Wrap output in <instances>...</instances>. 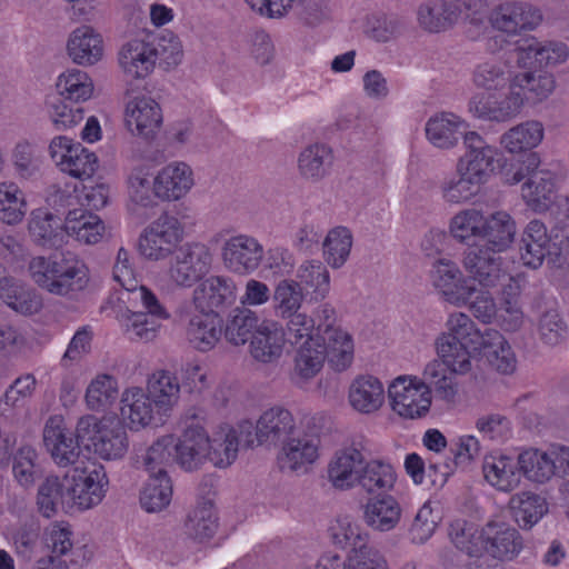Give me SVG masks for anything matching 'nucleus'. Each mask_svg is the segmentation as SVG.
Segmentation results:
<instances>
[{"label":"nucleus","mask_w":569,"mask_h":569,"mask_svg":"<svg viewBox=\"0 0 569 569\" xmlns=\"http://www.w3.org/2000/svg\"><path fill=\"white\" fill-rule=\"evenodd\" d=\"M29 272L39 287L58 296L80 291L88 282L84 263L70 251L33 258Z\"/></svg>","instance_id":"f257e3e1"},{"label":"nucleus","mask_w":569,"mask_h":569,"mask_svg":"<svg viewBox=\"0 0 569 569\" xmlns=\"http://www.w3.org/2000/svg\"><path fill=\"white\" fill-rule=\"evenodd\" d=\"M240 435L246 447L278 446L296 435V420L292 413L282 407H272L262 412L253 425L249 420L239 423Z\"/></svg>","instance_id":"f03ea898"},{"label":"nucleus","mask_w":569,"mask_h":569,"mask_svg":"<svg viewBox=\"0 0 569 569\" xmlns=\"http://www.w3.org/2000/svg\"><path fill=\"white\" fill-rule=\"evenodd\" d=\"M184 425L182 435L174 440V462L184 471H196L208 461L210 437L203 418L194 410L186 416Z\"/></svg>","instance_id":"7ed1b4c3"},{"label":"nucleus","mask_w":569,"mask_h":569,"mask_svg":"<svg viewBox=\"0 0 569 569\" xmlns=\"http://www.w3.org/2000/svg\"><path fill=\"white\" fill-rule=\"evenodd\" d=\"M211 263L212 254L204 243H186L172 254L168 276L177 287L191 288L210 271Z\"/></svg>","instance_id":"20e7f679"},{"label":"nucleus","mask_w":569,"mask_h":569,"mask_svg":"<svg viewBox=\"0 0 569 569\" xmlns=\"http://www.w3.org/2000/svg\"><path fill=\"white\" fill-rule=\"evenodd\" d=\"M182 238L183 228L179 219L172 214L162 213L140 234L138 249L144 258L160 260L173 254Z\"/></svg>","instance_id":"39448f33"},{"label":"nucleus","mask_w":569,"mask_h":569,"mask_svg":"<svg viewBox=\"0 0 569 569\" xmlns=\"http://www.w3.org/2000/svg\"><path fill=\"white\" fill-rule=\"evenodd\" d=\"M485 8L483 0H441L421 4L417 11L419 26L428 32H442L451 29L461 14H477Z\"/></svg>","instance_id":"423d86ee"},{"label":"nucleus","mask_w":569,"mask_h":569,"mask_svg":"<svg viewBox=\"0 0 569 569\" xmlns=\"http://www.w3.org/2000/svg\"><path fill=\"white\" fill-rule=\"evenodd\" d=\"M184 327L188 342L200 351L212 349L222 333V319L218 313L196 311L191 303H182L176 311Z\"/></svg>","instance_id":"0eeeda50"},{"label":"nucleus","mask_w":569,"mask_h":569,"mask_svg":"<svg viewBox=\"0 0 569 569\" xmlns=\"http://www.w3.org/2000/svg\"><path fill=\"white\" fill-rule=\"evenodd\" d=\"M392 409L401 417L416 419L429 412L431 396L418 377H398L388 388Z\"/></svg>","instance_id":"6e6552de"},{"label":"nucleus","mask_w":569,"mask_h":569,"mask_svg":"<svg viewBox=\"0 0 569 569\" xmlns=\"http://www.w3.org/2000/svg\"><path fill=\"white\" fill-rule=\"evenodd\" d=\"M42 441L53 462L62 468L76 465L81 457V447L61 416L50 417L43 428Z\"/></svg>","instance_id":"1a4fd4ad"},{"label":"nucleus","mask_w":569,"mask_h":569,"mask_svg":"<svg viewBox=\"0 0 569 569\" xmlns=\"http://www.w3.org/2000/svg\"><path fill=\"white\" fill-rule=\"evenodd\" d=\"M238 297L236 282L224 276H210L202 280L192 292L196 311L220 313L231 307Z\"/></svg>","instance_id":"9d476101"},{"label":"nucleus","mask_w":569,"mask_h":569,"mask_svg":"<svg viewBox=\"0 0 569 569\" xmlns=\"http://www.w3.org/2000/svg\"><path fill=\"white\" fill-rule=\"evenodd\" d=\"M498 253L472 242L463 252V268L481 287L493 288L507 276L501 268V258Z\"/></svg>","instance_id":"9b49d317"},{"label":"nucleus","mask_w":569,"mask_h":569,"mask_svg":"<svg viewBox=\"0 0 569 569\" xmlns=\"http://www.w3.org/2000/svg\"><path fill=\"white\" fill-rule=\"evenodd\" d=\"M264 256L262 244L253 237L238 234L224 241L221 257L224 267L234 273H250L258 269Z\"/></svg>","instance_id":"f8f14e48"},{"label":"nucleus","mask_w":569,"mask_h":569,"mask_svg":"<svg viewBox=\"0 0 569 569\" xmlns=\"http://www.w3.org/2000/svg\"><path fill=\"white\" fill-rule=\"evenodd\" d=\"M108 482L102 467H94L89 472L84 470L79 472L74 469L73 475H69L71 511L87 510L99 505L104 497Z\"/></svg>","instance_id":"ddd939ff"},{"label":"nucleus","mask_w":569,"mask_h":569,"mask_svg":"<svg viewBox=\"0 0 569 569\" xmlns=\"http://www.w3.org/2000/svg\"><path fill=\"white\" fill-rule=\"evenodd\" d=\"M531 309L537 312L536 331L541 343L547 347L565 343L569 328L556 302L538 295L531 302Z\"/></svg>","instance_id":"4468645a"},{"label":"nucleus","mask_w":569,"mask_h":569,"mask_svg":"<svg viewBox=\"0 0 569 569\" xmlns=\"http://www.w3.org/2000/svg\"><path fill=\"white\" fill-rule=\"evenodd\" d=\"M540 10L523 1H507L499 4L490 16L492 27L508 34L532 30L541 21Z\"/></svg>","instance_id":"2eb2a0df"},{"label":"nucleus","mask_w":569,"mask_h":569,"mask_svg":"<svg viewBox=\"0 0 569 569\" xmlns=\"http://www.w3.org/2000/svg\"><path fill=\"white\" fill-rule=\"evenodd\" d=\"M124 121L132 134L153 139L162 124L161 108L150 97H136L127 103Z\"/></svg>","instance_id":"dca6fc26"},{"label":"nucleus","mask_w":569,"mask_h":569,"mask_svg":"<svg viewBox=\"0 0 569 569\" xmlns=\"http://www.w3.org/2000/svg\"><path fill=\"white\" fill-rule=\"evenodd\" d=\"M482 548L499 560H511L522 549L518 530L506 522L490 521L481 530Z\"/></svg>","instance_id":"f3484780"},{"label":"nucleus","mask_w":569,"mask_h":569,"mask_svg":"<svg viewBox=\"0 0 569 569\" xmlns=\"http://www.w3.org/2000/svg\"><path fill=\"white\" fill-rule=\"evenodd\" d=\"M121 416L129 420L131 429H140L163 422V411H158L151 397L141 388L127 389L121 397Z\"/></svg>","instance_id":"a211bd4d"},{"label":"nucleus","mask_w":569,"mask_h":569,"mask_svg":"<svg viewBox=\"0 0 569 569\" xmlns=\"http://www.w3.org/2000/svg\"><path fill=\"white\" fill-rule=\"evenodd\" d=\"M463 144L466 152L458 161L459 171L465 170L485 182L489 172L493 170L496 150L476 131L465 134Z\"/></svg>","instance_id":"6ab92c4d"},{"label":"nucleus","mask_w":569,"mask_h":569,"mask_svg":"<svg viewBox=\"0 0 569 569\" xmlns=\"http://www.w3.org/2000/svg\"><path fill=\"white\" fill-rule=\"evenodd\" d=\"M96 455L103 460L122 459L129 449V438L126 426L119 420L100 422L92 437Z\"/></svg>","instance_id":"aec40b11"},{"label":"nucleus","mask_w":569,"mask_h":569,"mask_svg":"<svg viewBox=\"0 0 569 569\" xmlns=\"http://www.w3.org/2000/svg\"><path fill=\"white\" fill-rule=\"evenodd\" d=\"M69 488V475L58 477L48 476L39 486L37 493V506L39 512L51 518L60 510L64 512L71 511V499Z\"/></svg>","instance_id":"412c9836"},{"label":"nucleus","mask_w":569,"mask_h":569,"mask_svg":"<svg viewBox=\"0 0 569 569\" xmlns=\"http://www.w3.org/2000/svg\"><path fill=\"white\" fill-rule=\"evenodd\" d=\"M365 457L353 447L346 448L335 455L328 465V480L339 490H348L356 486Z\"/></svg>","instance_id":"4be33fe9"},{"label":"nucleus","mask_w":569,"mask_h":569,"mask_svg":"<svg viewBox=\"0 0 569 569\" xmlns=\"http://www.w3.org/2000/svg\"><path fill=\"white\" fill-rule=\"evenodd\" d=\"M193 186L192 170L184 162L162 168L153 182L154 194L163 200H178Z\"/></svg>","instance_id":"5701e85b"},{"label":"nucleus","mask_w":569,"mask_h":569,"mask_svg":"<svg viewBox=\"0 0 569 569\" xmlns=\"http://www.w3.org/2000/svg\"><path fill=\"white\" fill-rule=\"evenodd\" d=\"M515 234L516 223L511 216L505 211H498L488 217L483 216V229L479 240L473 243L500 253L510 247Z\"/></svg>","instance_id":"b1692460"},{"label":"nucleus","mask_w":569,"mask_h":569,"mask_svg":"<svg viewBox=\"0 0 569 569\" xmlns=\"http://www.w3.org/2000/svg\"><path fill=\"white\" fill-rule=\"evenodd\" d=\"M282 445V451L279 456L281 470L298 471L316 461L320 440L313 435L298 437L293 435Z\"/></svg>","instance_id":"393cba45"},{"label":"nucleus","mask_w":569,"mask_h":569,"mask_svg":"<svg viewBox=\"0 0 569 569\" xmlns=\"http://www.w3.org/2000/svg\"><path fill=\"white\" fill-rule=\"evenodd\" d=\"M67 51L77 64H94L103 54L102 38L92 27L80 26L70 33Z\"/></svg>","instance_id":"a878e982"},{"label":"nucleus","mask_w":569,"mask_h":569,"mask_svg":"<svg viewBox=\"0 0 569 569\" xmlns=\"http://www.w3.org/2000/svg\"><path fill=\"white\" fill-rule=\"evenodd\" d=\"M0 299L18 313L30 316L42 308L41 297L21 280L11 276L0 277Z\"/></svg>","instance_id":"bb28decb"},{"label":"nucleus","mask_w":569,"mask_h":569,"mask_svg":"<svg viewBox=\"0 0 569 569\" xmlns=\"http://www.w3.org/2000/svg\"><path fill=\"white\" fill-rule=\"evenodd\" d=\"M335 162L331 147L326 143H311L298 157V172L310 182H319L328 177Z\"/></svg>","instance_id":"cd10ccee"},{"label":"nucleus","mask_w":569,"mask_h":569,"mask_svg":"<svg viewBox=\"0 0 569 569\" xmlns=\"http://www.w3.org/2000/svg\"><path fill=\"white\" fill-rule=\"evenodd\" d=\"M431 277L435 287L440 289L451 303H467L471 293L475 292L473 288L466 289L461 286L462 273L451 260H438L433 264Z\"/></svg>","instance_id":"c85d7f7f"},{"label":"nucleus","mask_w":569,"mask_h":569,"mask_svg":"<svg viewBox=\"0 0 569 569\" xmlns=\"http://www.w3.org/2000/svg\"><path fill=\"white\" fill-rule=\"evenodd\" d=\"M468 124L451 112H441L431 117L426 124V136L437 148L455 147L461 137L465 138Z\"/></svg>","instance_id":"c756f323"},{"label":"nucleus","mask_w":569,"mask_h":569,"mask_svg":"<svg viewBox=\"0 0 569 569\" xmlns=\"http://www.w3.org/2000/svg\"><path fill=\"white\" fill-rule=\"evenodd\" d=\"M550 237L540 220H531L522 232L519 252L523 264L532 269L539 268L549 253Z\"/></svg>","instance_id":"7c9ffc66"},{"label":"nucleus","mask_w":569,"mask_h":569,"mask_svg":"<svg viewBox=\"0 0 569 569\" xmlns=\"http://www.w3.org/2000/svg\"><path fill=\"white\" fill-rule=\"evenodd\" d=\"M318 345L325 349V357L336 371H343L351 365L353 341L341 328L323 330L318 337Z\"/></svg>","instance_id":"2f4dec72"},{"label":"nucleus","mask_w":569,"mask_h":569,"mask_svg":"<svg viewBox=\"0 0 569 569\" xmlns=\"http://www.w3.org/2000/svg\"><path fill=\"white\" fill-rule=\"evenodd\" d=\"M119 64L132 78H144L154 68V59L146 37L126 42L119 51Z\"/></svg>","instance_id":"473e14b6"},{"label":"nucleus","mask_w":569,"mask_h":569,"mask_svg":"<svg viewBox=\"0 0 569 569\" xmlns=\"http://www.w3.org/2000/svg\"><path fill=\"white\" fill-rule=\"evenodd\" d=\"M418 382L429 395L433 392L436 398L447 402L455 403L458 395L457 383L453 380L452 372L447 368L442 360H432L423 369L422 377Z\"/></svg>","instance_id":"72a5a7b5"},{"label":"nucleus","mask_w":569,"mask_h":569,"mask_svg":"<svg viewBox=\"0 0 569 569\" xmlns=\"http://www.w3.org/2000/svg\"><path fill=\"white\" fill-rule=\"evenodd\" d=\"M63 228L66 234L84 244L99 242L104 232L103 221L94 213L79 208L70 210L66 218Z\"/></svg>","instance_id":"f704fd0d"},{"label":"nucleus","mask_w":569,"mask_h":569,"mask_svg":"<svg viewBox=\"0 0 569 569\" xmlns=\"http://www.w3.org/2000/svg\"><path fill=\"white\" fill-rule=\"evenodd\" d=\"M284 331L273 322L266 323L252 336L250 353L254 360L262 363H273L282 355Z\"/></svg>","instance_id":"c9c22d12"},{"label":"nucleus","mask_w":569,"mask_h":569,"mask_svg":"<svg viewBox=\"0 0 569 569\" xmlns=\"http://www.w3.org/2000/svg\"><path fill=\"white\" fill-rule=\"evenodd\" d=\"M28 230L36 244L47 248L61 246L66 234L60 219L42 209L32 211Z\"/></svg>","instance_id":"e433bc0d"},{"label":"nucleus","mask_w":569,"mask_h":569,"mask_svg":"<svg viewBox=\"0 0 569 569\" xmlns=\"http://www.w3.org/2000/svg\"><path fill=\"white\" fill-rule=\"evenodd\" d=\"M325 360V349L319 348L313 340H305L297 350L290 380L302 387L320 372Z\"/></svg>","instance_id":"4c0bfd02"},{"label":"nucleus","mask_w":569,"mask_h":569,"mask_svg":"<svg viewBox=\"0 0 569 569\" xmlns=\"http://www.w3.org/2000/svg\"><path fill=\"white\" fill-rule=\"evenodd\" d=\"M482 471L485 479L500 491H512L520 483L521 473L518 461L506 456L486 457Z\"/></svg>","instance_id":"58836bf2"},{"label":"nucleus","mask_w":569,"mask_h":569,"mask_svg":"<svg viewBox=\"0 0 569 569\" xmlns=\"http://www.w3.org/2000/svg\"><path fill=\"white\" fill-rule=\"evenodd\" d=\"M447 331L440 337H448V342L470 347L473 352L483 349L486 330L480 331L471 318L462 312L451 313L446 322Z\"/></svg>","instance_id":"ea45409f"},{"label":"nucleus","mask_w":569,"mask_h":569,"mask_svg":"<svg viewBox=\"0 0 569 569\" xmlns=\"http://www.w3.org/2000/svg\"><path fill=\"white\" fill-rule=\"evenodd\" d=\"M510 84L519 94H522L525 101H541L546 99L555 89V78L546 70L535 69L518 72Z\"/></svg>","instance_id":"a19ab883"},{"label":"nucleus","mask_w":569,"mask_h":569,"mask_svg":"<svg viewBox=\"0 0 569 569\" xmlns=\"http://www.w3.org/2000/svg\"><path fill=\"white\" fill-rule=\"evenodd\" d=\"M400 518V505L391 496L369 499L365 506L363 519L375 530L390 531L397 526Z\"/></svg>","instance_id":"79ce46f5"},{"label":"nucleus","mask_w":569,"mask_h":569,"mask_svg":"<svg viewBox=\"0 0 569 569\" xmlns=\"http://www.w3.org/2000/svg\"><path fill=\"white\" fill-rule=\"evenodd\" d=\"M509 508L515 521L522 529L532 528L548 511L546 499L530 491L511 496Z\"/></svg>","instance_id":"37998d69"},{"label":"nucleus","mask_w":569,"mask_h":569,"mask_svg":"<svg viewBox=\"0 0 569 569\" xmlns=\"http://www.w3.org/2000/svg\"><path fill=\"white\" fill-rule=\"evenodd\" d=\"M296 283L310 300H323L330 291V274L320 261H306L297 270Z\"/></svg>","instance_id":"c03bdc74"},{"label":"nucleus","mask_w":569,"mask_h":569,"mask_svg":"<svg viewBox=\"0 0 569 569\" xmlns=\"http://www.w3.org/2000/svg\"><path fill=\"white\" fill-rule=\"evenodd\" d=\"M350 405L359 412L371 413L383 403L382 383L372 376H361L350 386Z\"/></svg>","instance_id":"a18cd8bd"},{"label":"nucleus","mask_w":569,"mask_h":569,"mask_svg":"<svg viewBox=\"0 0 569 569\" xmlns=\"http://www.w3.org/2000/svg\"><path fill=\"white\" fill-rule=\"evenodd\" d=\"M486 337L483 349L477 352L482 353L498 372L512 373L517 367V359L508 341L495 329H486Z\"/></svg>","instance_id":"49530a36"},{"label":"nucleus","mask_w":569,"mask_h":569,"mask_svg":"<svg viewBox=\"0 0 569 569\" xmlns=\"http://www.w3.org/2000/svg\"><path fill=\"white\" fill-rule=\"evenodd\" d=\"M179 392L178 379L169 371H157L148 380L147 393L158 411H163L166 415L178 402Z\"/></svg>","instance_id":"de8ad7c7"},{"label":"nucleus","mask_w":569,"mask_h":569,"mask_svg":"<svg viewBox=\"0 0 569 569\" xmlns=\"http://www.w3.org/2000/svg\"><path fill=\"white\" fill-rule=\"evenodd\" d=\"M144 37L153 56L154 64L158 61L164 69H170L181 62L183 56L181 42L171 31L146 33Z\"/></svg>","instance_id":"09e8293b"},{"label":"nucleus","mask_w":569,"mask_h":569,"mask_svg":"<svg viewBox=\"0 0 569 569\" xmlns=\"http://www.w3.org/2000/svg\"><path fill=\"white\" fill-rule=\"evenodd\" d=\"M239 426L210 438L208 461L219 468L231 466L238 457L239 447H246Z\"/></svg>","instance_id":"8fccbe9b"},{"label":"nucleus","mask_w":569,"mask_h":569,"mask_svg":"<svg viewBox=\"0 0 569 569\" xmlns=\"http://www.w3.org/2000/svg\"><path fill=\"white\" fill-rule=\"evenodd\" d=\"M58 94L53 98H62L69 102H83L91 98L93 84L88 74L78 69L68 70L57 81Z\"/></svg>","instance_id":"3c124183"},{"label":"nucleus","mask_w":569,"mask_h":569,"mask_svg":"<svg viewBox=\"0 0 569 569\" xmlns=\"http://www.w3.org/2000/svg\"><path fill=\"white\" fill-rule=\"evenodd\" d=\"M542 138V124L538 121H526L503 133L501 144L509 152L518 153L537 147Z\"/></svg>","instance_id":"603ef678"},{"label":"nucleus","mask_w":569,"mask_h":569,"mask_svg":"<svg viewBox=\"0 0 569 569\" xmlns=\"http://www.w3.org/2000/svg\"><path fill=\"white\" fill-rule=\"evenodd\" d=\"M172 498V483L168 473L150 476L141 493V507L148 512H158L169 506Z\"/></svg>","instance_id":"864d4df0"},{"label":"nucleus","mask_w":569,"mask_h":569,"mask_svg":"<svg viewBox=\"0 0 569 569\" xmlns=\"http://www.w3.org/2000/svg\"><path fill=\"white\" fill-rule=\"evenodd\" d=\"M396 481L392 467L377 460L363 461L356 486H360L368 493L390 490Z\"/></svg>","instance_id":"5fc2aeb1"},{"label":"nucleus","mask_w":569,"mask_h":569,"mask_svg":"<svg viewBox=\"0 0 569 569\" xmlns=\"http://www.w3.org/2000/svg\"><path fill=\"white\" fill-rule=\"evenodd\" d=\"M260 327L256 312L247 308H237L227 321L224 337L234 346L244 345Z\"/></svg>","instance_id":"6e6d98bb"},{"label":"nucleus","mask_w":569,"mask_h":569,"mask_svg":"<svg viewBox=\"0 0 569 569\" xmlns=\"http://www.w3.org/2000/svg\"><path fill=\"white\" fill-rule=\"evenodd\" d=\"M184 527L188 536L196 540L211 538L218 528L212 501L204 500L189 512Z\"/></svg>","instance_id":"4d7b16f0"},{"label":"nucleus","mask_w":569,"mask_h":569,"mask_svg":"<svg viewBox=\"0 0 569 569\" xmlns=\"http://www.w3.org/2000/svg\"><path fill=\"white\" fill-rule=\"evenodd\" d=\"M482 183L479 178L469 174L467 171H459L457 166V174L441 183L442 197L448 202L460 203L477 194Z\"/></svg>","instance_id":"13d9d810"},{"label":"nucleus","mask_w":569,"mask_h":569,"mask_svg":"<svg viewBox=\"0 0 569 569\" xmlns=\"http://www.w3.org/2000/svg\"><path fill=\"white\" fill-rule=\"evenodd\" d=\"M555 183L549 172H533L522 184V198L536 211L548 208Z\"/></svg>","instance_id":"bf43d9fd"},{"label":"nucleus","mask_w":569,"mask_h":569,"mask_svg":"<svg viewBox=\"0 0 569 569\" xmlns=\"http://www.w3.org/2000/svg\"><path fill=\"white\" fill-rule=\"evenodd\" d=\"M450 233L461 243L479 240L483 229V214L477 209H465L456 213L450 220Z\"/></svg>","instance_id":"052dcab7"},{"label":"nucleus","mask_w":569,"mask_h":569,"mask_svg":"<svg viewBox=\"0 0 569 569\" xmlns=\"http://www.w3.org/2000/svg\"><path fill=\"white\" fill-rule=\"evenodd\" d=\"M174 438L164 436L153 442L142 456V465L150 476L167 473L166 468L174 462Z\"/></svg>","instance_id":"680f3d73"},{"label":"nucleus","mask_w":569,"mask_h":569,"mask_svg":"<svg viewBox=\"0 0 569 569\" xmlns=\"http://www.w3.org/2000/svg\"><path fill=\"white\" fill-rule=\"evenodd\" d=\"M305 293L296 283V280L283 279L274 288L272 302L274 313L278 317L286 318L299 312L305 299Z\"/></svg>","instance_id":"e2e57ef3"},{"label":"nucleus","mask_w":569,"mask_h":569,"mask_svg":"<svg viewBox=\"0 0 569 569\" xmlns=\"http://www.w3.org/2000/svg\"><path fill=\"white\" fill-rule=\"evenodd\" d=\"M549 459V451L526 450L518 456L520 473L531 481L543 483L552 478L553 465Z\"/></svg>","instance_id":"0e129e2a"},{"label":"nucleus","mask_w":569,"mask_h":569,"mask_svg":"<svg viewBox=\"0 0 569 569\" xmlns=\"http://www.w3.org/2000/svg\"><path fill=\"white\" fill-rule=\"evenodd\" d=\"M61 170L79 179H90L98 168V158L94 152L89 151L81 143L77 142L73 148L66 151Z\"/></svg>","instance_id":"69168bd1"},{"label":"nucleus","mask_w":569,"mask_h":569,"mask_svg":"<svg viewBox=\"0 0 569 569\" xmlns=\"http://www.w3.org/2000/svg\"><path fill=\"white\" fill-rule=\"evenodd\" d=\"M37 452L32 447L23 446L14 455L12 459V472L17 482L29 489L33 487L36 481L41 478L42 471L36 462Z\"/></svg>","instance_id":"338daca9"},{"label":"nucleus","mask_w":569,"mask_h":569,"mask_svg":"<svg viewBox=\"0 0 569 569\" xmlns=\"http://www.w3.org/2000/svg\"><path fill=\"white\" fill-rule=\"evenodd\" d=\"M352 247L351 232L345 227L329 231L323 242L326 261L333 268H340L348 259Z\"/></svg>","instance_id":"774afa93"}]
</instances>
